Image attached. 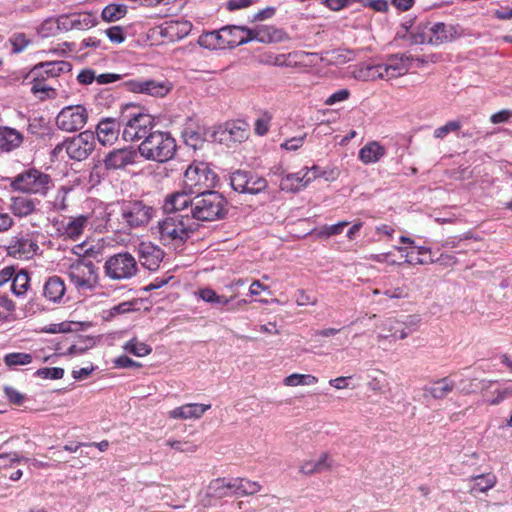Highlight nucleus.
<instances>
[{"label":"nucleus","instance_id":"nucleus-39","mask_svg":"<svg viewBox=\"0 0 512 512\" xmlns=\"http://www.w3.org/2000/svg\"><path fill=\"white\" fill-rule=\"evenodd\" d=\"M12 280L11 291L16 296L24 295L30 285V277L27 271L21 270L17 274L14 273Z\"/></svg>","mask_w":512,"mask_h":512},{"label":"nucleus","instance_id":"nucleus-8","mask_svg":"<svg viewBox=\"0 0 512 512\" xmlns=\"http://www.w3.org/2000/svg\"><path fill=\"white\" fill-rule=\"evenodd\" d=\"M247 31H250V28L227 25L207 33L206 39L210 40L209 45H212L214 49L235 48L252 41Z\"/></svg>","mask_w":512,"mask_h":512},{"label":"nucleus","instance_id":"nucleus-28","mask_svg":"<svg viewBox=\"0 0 512 512\" xmlns=\"http://www.w3.org/2000/svg\"><path fill=\"white\" fill-rule=\"evenodd\" d=\"M212 134L213 129L197 127L196 130L186 129L183 133V138L186 145L192 147L193 149H199L202 148L204 142H212Z\"/></svg>","mask_w":512,"mask_h":512},{"label":"nucleus","instance_id":"nucleus-32","mask_svg":"<svg viewBox=\"0 0 512 512\" xmlns=\"http://www.w3.org/2000/svg\"><path fill=\"white\" fill-rule=\"evenodd\" d=\"M385 148L376 141H372L363 146L359 151V159L364 164L378 162L385 155Z\"/></svg>","mask_w":512,"mask_h":512},{"label":"nucleus","instance_id":"nucleus-1","mask_svg":"<svg viewBox=\"0 0 512 512\" xmlns=\"http://www.w3.org/2000/svg\"><path fill=\"white\" fill-rule=\"evenodd\" d=\"M120 119L123 124L122 137L125 141L145 140L156 126L154 117L147 113L143 107L134 103L122 106Z\"/></svg>","mask_w":512,"mask_h":512},{"label":"nucleus","instance_id":"nucleus-51","mask_svg":"<svg viewBox=\"0 0 512 512\" xmlns=\"http://www.w3.org/2000/svg\"><path fill=\"white\" fill-rule=\"evenodd\" d=\"M349 225L348 221H340L336 224L326 225L319 231L321 238H329L342 233L343 229Z\"/></svg>","mask_w":512,"mask_h":512},{"label":"nucleus","instance_id":"nucleus-7","mask_svg":"<svg viewBox=\"0 0 512 512\" xmlns=\"http://www.w3.org/2000/svg\"><path fill=\"white\" fill-rule=\"evenodd\" d=\"M11 187L23 193L45 196L53 187V182L50 175L31 168L15 176Z\"/></svg>","mask_w":512,"mask_h":512},{"label":"nucleus","instance_id":"nucleus-56","mask_svg":"<svg viewBox=\"0 0 512 512\" xmlns=\"http://www.w3.org/2000/svg\"><path fill=\"white\" fill-rule=\"evenodd\" d=\"M364 7H369L376 12H387L388 1L387 0H358Z\"/></svg>","mask_w":512,"mask_h":512},{"label":"nucleus","instance_id":"nucleus-26","mask_svg":"<svg viewBox=\"0 0 512 512\" xmlns=\"http://www.w3.org/2000/svg\"><path fill=\"white\" fill-rule=\"evenodd\" d=\"M190 29L191 24L187 21H169L159 27V34L169 41H175L184 38Z\"/></svg>","mask_w":512,"mask_h":512},{"label":"nucleus","instance_id":"nucleus-21","mask_svg":"<svg viewBox=\"0 0 512 512\" xmlns=\"http://www.w3.org/2000/svg\"><path fill=\"white\" fill-rule=\"evenodd\" d=\"M71 69L72 65L67 61L42 62L32 68L30 75L46 80L48 77H57L61 73L70 72Z\"/></svg>","mask_w":512,"mask_h":512},{"label":"nucleus","instance_id":"nucleus-16","mask_svg":"<svg viewBox=\"0 0 512 512\" xmlns=\"http://www.w3.org/2000/svg\"><path fill=\"white\" fill-rule=\"evenodd\" d=\"M122 85L131 92L143 93L155 97L165 96L171 89L167 81L156 80H137L131 79L122 83Z\"/></svg>","mask_w":512,"mask_h":512},{"label":"nucleus","instance_id":"nucleus-5","mask_svg":"<svg viewBox=\"0 0 512 512\" xmlns=\"http://www.w3.org/2000/svg\"><path fill=\"white\" fill-rule=\"evenodd\" d=\"M155 212V208L143 200L123 201L120 206L119 221L124 229L141 228L151 221Z\"/></svg>","mask_w":512,"mask_h":512},{"label":"nucleus","instance_id":"nucleus-45","mask_svg":"<svg viewBox=\"0 0 512 512\" xmlns=\"http://www.w3.org/2000/svg\"><path fill=\"white\" fill-rule=\"evenodd\" d=\"M72 15L74 19V26L77 30H86L97 24V18L91 12L74 13Z\"/></svg>","mask_w":512,"mask_h":512},{"label":"nucleus","instance_id":"nucleus-27","mask_svg":"<svg viewBox=\"0 0 512 512\" xmlns=\"http://www.w3.org/2000/svg\"><path fill=\"white\" fill-rule=\"evenodd\" d=\"M403 27L409 33V39L412 44H429L432 32L431 22L424 21L415 25L411 23L409 26L405 23Z\"/></svg>","mask_w":512,"mask_h":512},{"label":"nucleus","instance_id":"nucleus-50","mask_svg":"<svg viewBox=\"0 0 512 512\" xmlns=\"http://www.w3.org/2000/svg\"><path fill=\"white\" fill-rule=\"evenodd\" d=\"M165 445L181 453L192 454L197 451L198 446L190 441L167 440Z\"/></svg>","mask_w":512,"mask_h":512},{"label":"nucleus","instance_id":"nucleus-41","mask_svg":"<svg viewBox=\"0 0 512 512\" xmlns=\"http://www.w3.org/2000/svg\"><path fill=\"white\" fill-rule=\"evenodd\" d=\"M472 480L474 481L472 492H486L493 488L497 482L496 476L492 473L477 475L472 477Z\"/></svg>","mask_w":512,"mask_h":512},{"label":"nucleus","instance_id":"nucleus-58","mask_svg":"<svg viewBox=\"0 0 512 512\" xmlns=\"http://www.w3.org/2000/svg\"><path fill=\"white\" fill-rule=\"evenodd\" d=\"M57 27L60 30L69 31L75 29L73 15H60L57 20Z\"/></svg>","mask_w":512,"mask_h":512},{"label":"nucleus","instance_id":"nucleus-3","mask_svg":"<svg viewBox=\"0 0 512 512\" xmlns=\"http://www.w3.org/2000/svg\"><path fill=\"white\" fill-rule=\"evenodd\" d=\"M176 147V141L169 132L155 130L141 142L138 152L146 160L164 163L173 158Z\"/></svg>","mask_w":512,"mask_h":512},{"label":"nucleus","instance_id":"nucleus-54","mask_svg":"<svg viewBox=\"0 0 512 512\" xmlns=\"http://www.w3.org/2000/svg\"><path fill=\"white\" fill-rule=\"evenodd\" d=\"M461 128V122L458 120H453L447 122L445 125L438 127L434 130V137L438 139H443L451 132H456Z\"/></svg>","mask_w":512,"mask_h":512},{"label":"nucleus","instance_id":"nucleus-25","mask_svg":"<svg viewBox=\"0 0 512 512\" xmlns=\"http://www.w3.org/2000/svg\"><path fill=\"white\" fill-rule=\"evenodd\" d=\"M189 195L191 194L185 188L183 191L175 192L169 195L165 200V211H167V213H180L182 210H185L189 206L191 207V211L194 197L190 198Z\"/></svg>","mask_w":512,"mask_h":512},{"label":"nucleus","instance_id":"nucleus-61","mask_svg":"<svg viewBox=\"0 0 512 512\" xmlns=\"http://www.w3.org/2000/svg\"><path fill=\"white\" fill-rule=\"evenodd\" d=\"M429 262L430 263H438L445 267H450L457 263V259L453 255L442 253L437 259H434L430 256Z\"/></svg>","mask_w":512,"mask_h":512},{"label":"nucleus","instance_id":"nucleus-10","mask_svg":"<svg viewBox=\"0 0 512 512\" xmlns=\"http://www.w3.org/2000/svg\"><path fill=\"white\" fill-rule=\"evenodd\" d=\"M106 276L113 280H126L136 275L138 266L135 258L128 252L117 253L109 257L104 265Z\"/></svg>","mask_w":512,"mask_h":512},{"label":"nucleus","instance_id":"nucleus-11","mask_svg":"<svg viewBox=\"0 0 512 512\" xmlns=\"http://www.w3.org/2000/svg\"><path fill=\"white\" fill-rule=\"evenodd\" d=\"M88 119V112L82 105L64 107L56 117V126L65 132L82 129Z\"/></svg>","mask_w":512,"mask_h":512},{"label":"nucleus","instance_id":"nucleus-22","mask_svg":"<svg viewBox=\"0 0 512 512\" xmlns=\"http://www.w3.org/2000/svg\"><path fill=\"white\" fill-rule=\"evenodd\" d=\"M456 387L455 381L449 377H443L423 387V397H431L435 400L446 398Z\"/></svg>","mask_w":512,"mask_h":512},{"label":"nucleus","instance_id":"nucleus-13","mask_svg":"<svg viewBox=\"0 0 512 512\" xmlns=\"http://www.w3.org/2000/svg\"><path fill=\"white\" fill-rule=\"evenodd\" d=\"M95 134L90 130L67 139V155L75 161H83L94 151Z\"/></svg>","mask_w":512,"mask_h":512},{"label":"nucleus","instance_id":"nucleus-37","mask_svg":"<svg viewBox=\"0 0 512 512\" xmlns=\"http://www.w3.org/2000/svg\"><path fill=\"white\" fill-rule=\"evenodd\" d=\"M331 465L328 463V454L323 453L316 461H307L300 467V472L305 475H312L328 470Z\"/></svg>","mask_w":512,"mask_h":512},{"label":"nucleus","instance_id":"nucleus-12","mask_svg":"<svg viewBox=\"0 0 512 512\" xmlns=\"http://www.w3.org/2000/svg\"><path fill=\"white\" fill-rule=\"evenodd\" d=\"M138 155V149L133 146L114 148L105 154L102 162L107 171L124 170L136 163Z\"/></svg>","mask_w":512,"mask_h":512},{"label":"nucleus","instance_id":"nucleus-38","mask_svg":"<svg viewBox=\"0 0 512 512\" xmlns=\"http://www.w3.org/2000/svg\"><path fill=\"white\" fill-rule=\"evenodd\" d=\"M235 486L236 497H244L254 495L260 491L261 486L258 482H254L245 478H233Z\"/></svg>","mask_w":512,"mask_h":512},{"label":"nucleus","instance_id":"nucleus-34","mask_svg":"<svg viewBox=\"0 0 512 512\" xmlns=\"http://www.w3.org/2000/svg\"><path fill=\"white\" fill-rule=\"evenodd\" d=\"M10 208L15 216L25 217L34 212L35 203L23 196L13 197Z\"/></svg>","mask_w":512,"mask_h":512},{"label":"nucleus","instance_id":"nucleus-52","mask_svg":"<svg viewBox=\"0 0 512 512\" xmlns=\"http://www.w3.org/2000/svg\"><path fill=\"white\" fill-rule=\"evenodd\" d=\"M184 406L186 410L187 419L200 418L207 410L211 408L210 404L198 403L185 404Z\"/></svg>","mask_w":512,"mask_h":512},{"label":"nucleus","instance_id":"nucleus-20","mask_svg":"<svg viewBox=\"0 0 512 512\" xmlns=\"http://www.w3.org/2000/svg\"><path fill=\"white\" fill-rule=\"evenodd\" d=\"M138 252L141 264L151 271L159 268L164 257L163 250L151 242H141Z\"/></svg>","mask_w":512,"mask_h":512},{"label":"nucleus","instance_id":"nucleus-19","mask_svg":"<svg viewBox=\"0 0 512 512\" xmlns=\"http://www.w3.org/2000/svg\"><path fill=\"white\" fill-rule=\"evenodd\" d=\"M247 32L252 41L255 40L260 43H278L289 39L288 34L283 29L270 25H258Z\"/></svg>","mask_w":512,"mask_h":512},{"label":"nucleus","instance_id":"nucleus-64","mask_svg":"<svg viewBox=\"0 0 512 512\" xmlns=\"http://www.w3.org/2000/svg\"><path fill=\"white\" fill-rule=\"evenodd\" d=\"M77 80L82 85H89L96 80L95 71L89 68L81 70L77 76Z\"/></svg>","mask_w":512,"mask_h":512},{"label":"nucleus","instance_id":"nucleus-49","mask_svg":"<svg viewBox=\"0 0 512 512\" xmlns=\"http://www.w3.org/2000/svg\"><path fill=\"white\" fill-rule=\"evenodd\" d=\"M9 42L12 45L13 53H20L24 51L29 44H31V40L27 38L24 33H14L9 38Z\"/></svg>","mask_w":512,"mask_h":512},{"label":"nucleus","instance_id":"nucleus-40","mask_svg":"<svg viewBox=\"0 0 512 512\" xmlns=\"http://www.w3.org/2000/svg\"><path fill=\"white\" fill-rule=\"evenodd\" d=\"M127 14V6L124 4H109L102 10V19L106 22H115Z\"/></svg>","mask_w":512,"mask_h":512},{"label":"nucleus","instance_id":"nucleus-29","mask_svg":"<svg viewBox=\"0 0 512 512\" xmlns=\"http://www.w3.org/2000/svg\"><path fill=\"white\" fill-rule=\"evenodd\" d=\"M307 175L308 171L303 173V170L297 173L287 174L285 177L281 179V190L287 192H298L311 182V178H305L307 177Z\"/></svg>","mask_w":512,"mask_h":512},{"label":"nucleus","instance_id":"nucleus-31","mask_svg":"<svg viewBox=\"0 0 512 512\" xmlns=\"http://www.w3.org/2000/svg\"><path fill=\"white\" fill-rule=\"evenodd\" d=\"M209 489L211 495L215 496L216 500H220L226 497L236 496L234 479L226 481L225 478H216L210 481Z\"/></svg>","mask_w":512,"mask_h":512},{"label":"nucleus","instance_id":"nucleus-30","mask_svg":"<svg viewBox=\"0 0 512 512\" xmlns=\"http://www.w3.org/2000/svg\"><path fill=\"white\" fill-rule=\"evenodd\" d=\"M23 142V135L16 129L0 127V150L10 152Z\"/></svg>","mask_w":512,"mask_h":512},{"label":"nucleus","instance_id":"nucleus-18","mask_svg":"<svg viewBox=\"0 0 512 512\" xmlns=\"http://www.w3.org/2000/svg\"><path fill=\"white\" fill-rule=\"evenodd\" d=\"M431 38L429 44L441 45L462 36V30L459 25L445 24L443 22L431 23Z\"/></svg>","mask_w":512,"mask_h":512},{"label":"nucleus","instance_id":"nucleus-48","mask_svg":"<svg viewBox=\"0 0 512 512\" xmlns=\"http://www.w3.org/2000/svg\"><path fill=\"white\" fill-rule=\"evenodd\" d=\"M32 360V355L24 352H13L6 354L4 357V362L8 367L28 365L32 362Z\"/></svg>","mask_w":512,"mask_h":512},{"label":"nucleus","instance_id":"nucleus-46","mask_svg":"<svg viewBox=\"0 0 512 512\" xmlns=\"http://www.w3.org/2000/svg\"><path fill=\"white\" fill-rule=\"evenodd\" d=\"M317 381L318 379L313 375L294 373L284 379V384L286 386L313 385Z\"/></svg>","mask_w":512,"mask_h":512},{"label":"nucleus","instance_id":"nucleus-43","mask_svg":"<svg viewBox=\"0 0 512 512\" xmlns=\"http://www.w3.org/2000/svg\"><path fill=\"white\" fill-rule=\"evenodd\" d=\"M406 325L395 318H388L384 323V329L390 333L391 337L405 339L409 335V332L405 331Z\"/></svg>","mask_w":512,"mask_h":512},{"label":"nucleus","instance_id":"nucleus-42","mask_svg":"<svg viewBox=\"0 0 512 512\" xmlns=\"http://www.w3.org/2000/svg\"><path fill=\"white\" fill-rule=\"evenodd\" d=\"M123 349L137 357H144L152 352V347L144 342H140L137 338H133L126 342Z\"/></svg>","mask_w":512,"mask_h":512},{"label":"nucleus","instance_id":"nucleus-59","mask_svg":"<svg viewBox=\"0 0 512 512\" xmlns=\"http://www.w3.org/2000/svg\"><path fill=\"white\" fill-rule=\"evenodd\" d=\"M4 392L8 400L15 404V405H21L24 401V396L18 392L16 389L10 386H6L4 388Z\"/></svg>","mask_w":512,"mask_h":512},{"label":"nucleus","instance_id":"nucleus-2","mask_svg":"<svg viewBox=\"0 0 512 512\" xmlns=\"http://www.w3.org/2000/svg\"><path fill=\"white\" fill-rule=\"evenodd\" d=\"M228 214V202L217 191H203L194 196L191 215L193 219L211 222L224 219Z\"/></svg>","mask_w":512,"mask_h":512},{"label":"nucleus","instance_id":"nucleus-23","mask_svg":"<svg viewBox=\"0 0 512 512\" xmlns=\"http://www.w3.org/2000/svg\"><path fill=\"white\" fill-rule=\"evenodd\" d=\"M66 292L64 280L57 275L50 276L43 285L44 298L52 303L59 304L63 301Z\"/></svg>","mask_w":512,"mask_h":512},{"label":"nucleus","instance_id":"nucleus-63","mask_svg":"<svg viewBox=\"0 0 512 512\" xmlns=\"http://www.w3.org/2000/svg\"><path fill=\"white\" fill-rule=\"evenodd\" d=\"M269 122H270V117L264 116V117L258 118L254 124L255 133L259 136H263V135L267 134V132L269 130Z\"/></svg>","mask_w":512,"mask_h":512},{"label":"nucleus","instance_id":"nucleus-9","mask_svg":"<svg viewBox=\"0 0 512 512\" xmlns=\"http://www.w3.org/2000/svg\"><path fill=\"white\" fill-rule=\"evenodd\" d=\"M67 274L78 290H91L98 284L97 268L86 258L72 263Z\"/></svg>","mask_w":512,"mask_h":512},{"label":"nucleus","instance_id":"nucleus-4","mask_svg":"<svg viewBox=\"0 0 512 512\" xmlns=\"http://www.w3.org/2000/svg\"><path fill=\"white\" fill-rule=\"evenodd\" d=\"M196 230L197 224L191 220L188 214L168 213L158 223L159 237L164 245L173 242L184 243Z\"/></svg>","mask_w":512,"mask_h":512},{"label":"nucleus","instance_id":"nucleus-47","mask_svg":"<svg viewBox=\"0 0 512 512\" xmlns=\"http://www.w3.org/2000/svg\"><path fill=\"white\" fill-rule=\"evenodd\" d=\"M251 172L244 170H236L230 175V185L232 189L236 192H241L243 189L247 188V181L249 180V174Z\"/></svg>","mask_w":512,"mask_h":512},{"label":"nucleus","instance_id":"nucleus-53","mask_svg":"<svg viewBox=\"0 0 512 512\" xmlns=\"http://www.w3.org/2000/svg\"><path fill=\"white\" fill-rule=\"evenodd\" d=\"M35 376L43 379H61L64 376V369L60 367H44L35 372Z\"/></svg>","mask_w":512,"mask_h":512},{"label":"nucleus","instance_id":"nucleus-24","mask_svg":"<svg viewBox=\"0 0 512 512\" xmlns=\"http://www.w3.org/2000/svg\"><path fill=\"white\" fill-rule=\"evenodd\" d=\"M87 223L88 217L80 215L75 218H69L67 222L62 221L58 225L57 230L61 236L75 241L82 235Z\"/></svg>","mask_w":512,"mask_h":512},{"label":"nucleus","instance_id":"nucleus-6","mask_svg":"<svg viewBox=\"0 0 512 512\" xmlns=\"http://www.w3.org/2000/svg\"><path fill=\"white\" fill-rule=\"evenodd\" d=\"M184 188L190 194L198 195L203 191H211L217 182V175L210 169L207 163L194 162L190 164L184 173Z\"/></svg>","mask_w":512,"mask_h":512},{"label":"nucleus","instance_id":"nucleus-36","mask_svg":"<svg viewBox=\"0 0 512 512\" xmlns=\"http://www.w3.org/2000/svg\"><path fill=\"white\" fill-rule=\"evenodd\" d=\"M413 60L412 56H407L405 54L402 55H392L387 63H382L384 67H392L395 68V77L403 75L406 73L410 67V62Z\"/></svg>","mask_w":512,"mask_h":512},{"label":"nucleus","instance_id":"nucleus-17","mask_svg":"<svg viewBox=\"0 0 512 512\" xmlns=\"http://www.w3.org/2000/svg\"><path fill=\"white\" fill-rule=\"evenodd\" d=\"M123 127L120 116L118 118H103L96 127V136L99 143L103 146L114 144Z\"/></svg>","mask_w":512,"mask_h":512},{"label":"nucleus","instance_id":"nucleus-62","mask_svg":"<svg viewBox=\"0 0 512 512\" xmlns=\"http://www.w3.org/2000/svg\"><path fill=\"white\" fill-rule=\"evenodd\" d=\"M512 117V110L503 109L491 115L490 121L493 124L505 123Z\"/></svg>","mask_w":512,"mask_h":512},{"label":"nucleus","instance_id":"nucleus-33","mask_svg":"<svg viewBox=\"0 0 512 512\" xmlns=\"http://www.w3.org/2000/svg\"><path fill=\"white\" fill-rule=\"evenodd\" d=\"M395 68L384 67L382 64L370 65L361 70L362 77L365 80L390 79L395 78Z\"/></svg>","mask_w":512,"mask_h":512},{"label":"nucleus","instance_id":"nucleus-15","mask_svg":"<svg viewBox=\"0 0 512 512\" xmlns=\"http://www.w3.org/2000/svg\"><path fill=\"white\" fill-rule=\"evenodd\" d=\"M7 254L17 259H30L37 251L39 246L36 240L30 234L20 233L11 238L6 246Z\"/></svg>","mask_w":512,"mask_h":512},{"label":"nucleus","instance_id":"nucleus-60","mask_svg":"<svg viewBox=\"0 0 512 512\" xmlns=\"http://www.w3.org/2000/svg\"><path fill=\"white\" fill-rule=\"evenodd\" d=\"M305 137L306 135L290 138L281 144V148L296 151L303 145Z\"/></svg>","mask_w":512,"mask_h":512},{"label":"nucleus","instance_id":"nucleus-57","mask_svg":"<svg viewBox=\"0 0 512 512\" xmlns=\"http://www.w3.org/2000/svg\"><path fill=\"white\" fill-rule=\"evenodd\" d=\"M350 91L348 89H340L334 93H332L326 100V105H334L338 102L345 101L349 98Z\"/></svg>","mask_w":512,"mask_h":512},{"label":"nucleus","instance_id":"nucleus-55","mask_svg":"<svg viewBox=\"0 0 512 512\" xmlns=\"http://www.w3.org/2000/svg\"><path fill=\"white\" fill-rule=\"evenodd\" d=\"M105 33L112 43L120 44L125 41V32L121 26H112Z\"/></svg>","mask_w":512,"mask_h":512},{"label":"nucleus","instance_id":"nucleus-44","mask_svg":"<svg viewBox=\"0 0 512 512\" xmlns=\"http://www.w3.org/2000/svg\"><path fill=\"white\" fill-rule=\"evenodd\" d=\"M248 178L250 181H247V188L240 193L256 195L266 190L268 183L265 178L252 173L249 174Z\"/></svg>","mask_w":512,"mask_h":512},{"label":"nucleus","instance_id":"nucleus-14","mask_svg":"<svg viewBox=\"0 0 512 512\" xmlns=\"http://www.w3.org/2000/svg\"><path fill=\"white\" fill-rule=\"evenodd\" d=\"M248 135V124L245 121H231L213 129L212 142L241 143L248 138Z\"/></svg>","mask_w":512,"mask_h":512},{"label":"nucleus","instance_id":"nucleus-35","mask_svg":"<svg viewBox=\"0 0 512 512\" xmlns=\"http://www.w3.org/2000/svg\"><path fill=\"white\" fill-rule=\"evenodd\" d=\"M31 92L37 95L41 101L55 99L58 95L56 89L45 84V79L33 77Z\"/></svg>","mask_w":512,"mask_h":512}]
</instances>
